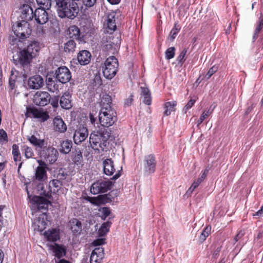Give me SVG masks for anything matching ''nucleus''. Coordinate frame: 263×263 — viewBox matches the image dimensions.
Wrapping results in <instances>:
<instances>
[{"mask_svg":"<svg viewBox=\"0 0 263 263\" xmlns=\"http://www.w3.org/2000/svg\"><path fill=\"white\" fill-rule=\"evenodd\" d=\"M245 234V232L242 230L239 231L238 234L235 236L234 240L235 242L238 241Z\"/></svg>","mask_w":263,"mask_h":263,"instance_id":"obj_58","label":"nucleus"},{"mask_svg":"<svg viewBox=\"0 0 263 263\" xmlns=\"http://www.w3.org/2000/svg\"><path fill=\"white\" fill-rule=\"evenodd\" d=\"M109 137V133L106 132L101 133L98 131L92 132L89 136V144L95 151H103L106 147Z\"/></svg>","mask_w":263,"mask_h":263,"instance_id":"obj_3","label":"nucleus"},{"mask_svg":"<svg viewBox=\"0 0 263 263\" xmlns=\"http://www.w3.org/2000/svg\"><path fill=\"white\" fill-rule=\"evenodd\" d=\"M13 159L15 162L20 161L21 160V154L19 151L18 146L16 144H13L12 146V152Z\"/></svg>","mask_w":263,"mask_h":263,"instance_id":"obj_43","label":"nucleus"},{"mask_svg":"<svg viewBox=\"0 0 263 263\" xmlns=\"http://www.w3.org/2000/svg\"><path fill=\"white\" fill-rule=\"evenodd\" d=\"M100 214H101V217L102 219L105 220V218L108 216L110 214V210L107 207H104L100 209L99 210Z\"/></svg>","mask_w":263,"mask_h":263,"instance_id":"obj_48","label":"nucleus"},{"mask_svg":"<svg viewBox=\"0 0 263 263\" xmlns=\"http://www.w3.org/2000/svg\"><path fill=\"white\" fill-rule=\"evenodd\" d=\"M32 208H37V210L47 209L50 202L45 198L40 196H34L32 199Z\"/></svg>","mask_w":263,"mask_h":263,"instance_id":"obj_19","label":"nucleus"},{"mask_svg":"<svg viewBox=\"0 0 263 263\" xmlns=\"http://www.w3.org/2000/svg\"><path fill=\"white\" fill-rule=\"evenodd\" d=\"M196 102V100L195 99H191L188 102L186 105L184 106L183 108V111L186 112V111L190 109L194 104Z\"/></svg>","mask_w":263,"mask_h":263,"instance_id":"obj_55","label":"nucleus"},{"mask_svg":"<svg viewBox=\"0 0 263 263\" xmlns=\"http://www.w3.org/2000/svg\"><path fill=\"white\" fill-rule=\"evenodd\" d=\"M176 105L177 103L176 101H174L171 102H167L165 103L164 105V115L167 116L170 115L172 111H174L175 107L176 106Z\"/></svg>","mask_w":263,"mask_h":263,"instance_id":"obj_35","label":"nucleus"},{"mask_svg":"<svg viewBox=\"0 0 263 263\" xmlns=\"http://www.w3.org/2000/svg\"><path fill=\"white\" fill-rule=\"evenodd\" d=\"M111 224V222L108 221L103 223L98 230L99 235L101 236L106 235L109 231Z\"/></svg>","mask_w":263,"mask_h":263,"instance_id":"obj_39","label":"nucleus"},{"mask_svg":"<svg viewBox=\"0 0 263 263\" xmlns=\"http://www.w3.org/2000/svg\"><path fill=\"white\" fill-rule=\"evenodd\" d=\"M61 185V181L57 179H53L49 183L51 191H53V192L58 191L60 189Z\"/></svg>","mask_w":263,"mask_h":263,"instance_id":"obj_41","label":"nucleus"},{"mask_svg":"<svg viewBox=\"0 0 263 263\" xmlns=\"http://www.w3.org/2000/svg\"><path fill=\"white\" fill-rule=\"evenodd\" d=\"M105 33L112 34L116 29V14L114 13L108 14L106 19V23L104 24Z\"/></svg>","mask_w":263,"mask_h":263,"instance_id":"obj_17","label":"nucleus"},{"mask_svg":"<svg viewBox=\"0 0 263 263\" xmlns=\"http://www.w3.org/2000/svg\"><path fill=\"white\" fill-rule=\"evenodd\" d=\"M120 41L112 34L105 33L101 40V48L104 51L115 54L120 47Z\"/></svg>","mask_w":263,"mask_h":263,"instance_id":"obj_4","label":"nucleus"},{"mask_svg":"<svg viewBox=\"0 0 263 263\" xmlns=\"http://www.w3.org/2000/svg\"><path fill=\"white\" fill-rule=\"evenodd\" d=\"M79 0H54L58 16L62 18L73 20L79 12Z\"/></svg>","mask_w":263,"mask_h":263,"instance_id":"obj_2","label":"nucleus"},{"mask_svg":"<svg viewBox=\"0 0 263 263\" xmlns=\"http://www.w3.org/2000/svg\"><path fill=\"white\" fill-rule=\"evenodd\" d=\"M27 139L34 146L37 148H44L46 143L44 139H40L36 138L34 135L27 137Z\"/></svg>","mask_w":263,"mask_h":263,"instance_id":"obj_30","label":"nucleus"},{"mask_svg":"<svg viewBox=\"0 0 263 263\" xmlns=\"http://www.w3.org/2000/svg\"><path fill=\"white\" fill-rule=\"evenodd\" d=\"M217 69L218 67L217 66H213L209 70V71L205 76V78L206 79H209L211 77V76L217 71Z\"/></svg>","mask_w":263,"mask_h":263,"instance_id":"obj_53","label":"nucleus"},{"mask_svg":"<svg viewBox=\"0 0 263 263\" xmlns=\"http://www.w3.org/2000/svg\"><path fill=\"white\" fill-rule=\"evenodd\" d=\"M50 95L46 91H38L34 96V103L39 106H45L50 101Z\"/></svg>","mask_w":263,"mask_h":263,"instance_id":"obj_14","label":"nucleus"},{"mask_svg":"<svg viewBox=\"0 0 263 263\" xmlns=\"http://www.w3.org/2000/svg\"><path fill=\"white\" fill-rule=\"evenodd\" d=\"M49 247L50 249L52 251L53 255L58 259L66 255V249L63 245L55 243L54 245H51Z\"/></svg>","mask_w":263,"mask_h":263,"instance_id":"obj_23","label":"nucleus"},{"mask_svg":"<svg viewBox=\"0 0 263 263\" xmlns=\"http://www.w3.org/2000/svg\"><path fill=\"white\" fill-rule=\"evenodd\" d=\"M91 54L85 50L80 51L77 56V59L81 65H85L88 64L90 61Z\"/></svg>","mask_w":263,"mask_h":263,"instance_id":"obj_28","label":"nucleus"},{"mask_svg":"<svg viewBox=\"0 0 263 263\" xmlns=\"http://www.w3.org/2000/svg\"><path fill=\"white\" fill-rule=\"evenodd\" d=\"M60 147V153L64 154H67L71 151L72 147V142L70 140L63 141L61 143Z\"/></svg>","mask_w":263,"mask_h":263,"instance_id":"obj_31","label":"nucleus"},{"mask_svg":"<svg viewBox=\"0 0 263 263\" xmlns=\"http://www.w3.org/2000/svg\"><path fill=\"white\" fill-rule=\"evenodd\" d=\"M46 86L47 89L52 92H54L59 89V85L52 78H49L47 79Z\"/></svg>","mask_w":263,"mask_h":263,"instance_id":"obj_36","label":"nucleus"},{"mask_svg":"<svg viewBox=\"0 0 263 263\" xmlns=\"http://www.w3.org/2000/svg\"><path fill=\"white\" fill-rule=\"evenodd\" d=\"M104 249L102 247H98L92 251L90 257V263H100L104 257Z\"/></svg>","mask_w":263,"mask_h":263,"instance_id":"obj_20","label":"nucleus"},{"mask_svg":"<svg viewBox=\"0 0 263 263\" xmlns=\"http://www.w3.org/2000/svg\"><path fill=\"white\" fill-rule=\"evenodd\" d=\"M36 3L40 7L38 8H42L49 10L51 8V0H36Z\"/></svg>","mask_w":263,"mask_h":263,"instance_id":"obj_40","label":"nucleus"},{"mask_svg":"<svg viewBox=\"0 0 263 263\" xmlns=\"http://www.w3.org/2000/svg\"><path fill=\"white\" fill-rule=\"evenodd\" d=\"M67 34L70 38L79 39L80 35L79 28L76 25H72L69 27L67 30Z\"/></svg>","mask_w":263,"mask_h":263,"instance_id":"obj_32","label":"nucleus"},{"mask_svg":"<svg viewBox=\"0 0 263 263\" xmlns=\"http://www.w3.org/2000/svg\"><path fill=\"white\" fill-rule=\"evenodd\" d=\"M12 29L16 36L21 39L29 37L32 31L29 24L25 21L16 22L12 25Z\"/></svg>","mask_w":263,"mask_h":263,"instance_id":"obj_7","label":"nucleus"},{"mask_svg":"<svg viewBox=\"0 0 263 263\" xmlns=\"http://www.w3.org/2000/svg\"><path fill=\"white\" fill-rule=\"evenodd\" d=\"M27 85L30 89H40L44 85L43 78L39 75L33 76L28 79Z\"/></svg>","mask_w":263,"mask_h":263,"instance_id":"obj_18","label":"nucleus"},{"mask_svg":"<svg viewBox=\"0 0 263 263\" xmlns=\"http://www.w3.org/2000/svg\"><path fill=\"white\" fill-rule=\"evenodd\" d=\"M208 172L209 170L208 169H205L203 171L201 172L198 178L192 183V185L186 191V194L190 195L193 193L194 190L205 179Z\"/></svg>","mask_w":263,"mask_h":263,"instance_id":"obj_24","label":"nucleus"},{"mask_svg":"<svg viewBox=\"0 0 263 263\" xmlns=\"http://www.w3.org/2000/svg\"><path fill=\"white\" fill-rule=\"evenodd\" d=\"M118 68V62L114 56L108 58L102 67L103 76L111 79L116 75Z\"/></svg>","mask_w":263,"mask_h":263,"instance_id":"obj_6","label":"nucleus"},{"mask_svg":"<svg viewBox=\"0 0 263 263\" xmlns=\"http://www.w3.org/2000/svg\"><path fill=\"white\" fill-rule=\"evenodd\" d=\"M70 228L73 233L80 234L82 230V224L77 219H72L70 221Z\"/></svg>","mask_w":263,"mask_h":263,"instance_id":"obj_33","label":"nucleus"},{"mask_svg":"<svg viewBox=\"0 0 263 263\" xmlns=\"http://www.w3.org/2000/svg\"><path fill=\"white\" fill-rule=\"evenodd\" d=\"M34 11L33 9L28 5H23L21 7V14L20 17L22 21H30L33 18Z\"/></svg>","mask_w":263,"mask_h":263,"instance_id":"obj_22","label":"nucleus"},{"mask_svg":"<svg viewBox=\"0 0 263 263\" xmlns=\"http://www.w3.org/2000/svg\"><path fill=\"white\" fill-rule=\"evenodd\" d=\"M47 10V9L38 8L35 10L33 18L37 24L43 25L48 22V14Z\"/></svg>","mask_w":263,"mask_h":263,"instance_id":"obj_16","label":"nucleus"},{"mask_svg":"<svg viewBox=\"0 0 263 263\" xmlns=\"http://www.w3.org/2000/svg\"><path fill=\"white\" fill-rule=\"evenodd\" d=\"M262 27H263V17H260L259 18L258 22L257 24L256 27L254 30V32L253 36V39L254 40H255L257 39V37L258 36V34L259 33V32L260 31V30H261Z\"/></svg>","mask_w":263,"mask_h":263,"instance_id":"obj_44","label":"nucleus"},{"mask_svg":"<svg viewBox=\"0 0 263 263\" xmlns=\"http://www.w3.org/2000/svg\"><path fill=\"white\" fill-rule=\"evenodd\" d=\"M112 182L111 181L100 180L94 182L91 186L90 192L93 194L104 193L111 189Z\"/></svg>","mask_w":263,"mask_h":263,"instance_id":"obj_8","label":"nucleus"},{"mask_svg":"<svg viewBox=\"0 0 263 263\" xmlns=\"http://www.w3.org/2000/svg\"><path fill=\"white\" fill-rule=\"evenodd\" d=\"M16 76L11 74L9 78V84L11 89H13L15 86Z\"/></svg>","mask_w":263,"mask_h":263,"instance_id":"obj_57","label":"nucleus"},{"mask_svg":"<svg viewBox=\"0 0 263 263\" xmlns=\"http://www.w3.org/2000/svg\"><path fill=\"white\" fill-rule=\"evenodd\" d=\"M220 251H221V247H218L217 248H216V249L213 252V257L214 258H217L218 256Z\"/></svg>","mask_w":263,"mask_h":263,"instance_id":"obj_62","label":"nucleus"},{"mask_svg":"<svg viewBox=\"0 0 263 263\" xmlns=\"http://www.w3.org/2000/svg\"><path fill=\"white\" fill-rule=\"evenodd\" d=\"M104 173L107 176H111L115 172L114 161L111 158H107L103 162Z\"/></svg>","mask_w":263,"mask_h":263,"instance_id":"obj_26","label":"nucleus"},{"mask_svg":"<svg viewBox=\"0 0 263 263\" xmlns=\"http://www.w3.org/2000/svg\"><path fill=\"white\" fill-rule=\"evenodd\" d=\"M56 263H69V262L65 259H61L58 261H55Z\"/></svg>","mask_w":263,"mask_h":263,"instance_id":"obj_64","label":"nucleus"},{"mask_svg":"<svg viewBox=\"0 0 263 263\" xmlns=\"http://www.w3.org/2000/svg\"><path fill=\"white\" fill-rule=\"evenodd\" d=\"M47 215L45 213L40 215L37 219L34 222L35 229L38 231L42 232L45 228L46 226Z\"/></svg>","mask_w":263,"mask_h":263,"instance_id":"obj_29","label":"nucleus"},{"mask_svg":"<svg viewBox=\"0 0 263 263\" xmlns=\"http://www.w3.org/2000/svg\"><path fill=\"white\" fill-rule=\"evenodd\" d=\"M71 96L69 92H65L61 97L60 104L63 109H69L72 107Z\"/></svg>","mask_w":263,"mask_h":263,"instance_id":"obj_27","label":"nucleus"},{"mask_svg":"<svg viewBox=\"0 0 263 263\" xmlns=\"http://www.w3.org/2000/svg\"><path fill=\"white\" fill-rule=\"evenodd\" d=\"M7 141V135L3 129H0V143L3 144Z\"/></svg>","mask_w":263,"mask_h":263,"instance_id":"obj_52","label":"nucleus"},{"mask_svg":"<svg viewBox=\"0 0 263 263\" xmlns=\"http://www.w3.org/2000/svg\"><path fill=\"white\" fill-rule=\"evenodd\" d=\"M156 157L154 154L145 155L143 161L144 173L146 175L154 173L156 171Z\"/></svg>","mask_w":263,"mask_h":263,"instance_id":"obj_10","label":"nucleus"},{"mask_svg":"<svg viewBox=\"0 0 263 263\" xmlns=\"http://www.w3.org/2000/svg\"><path fill=\"white\" fill-rule=\"evenodd\" d=\"M104 243V240L103 239H98L93 242V245L95 246H100Z\"/></svg>","mask_w":263,"mask_h":263,"instance_id":"obj_59","label":"nucleus"},{"mask_svg":"<svg viewBox=\"0 0 263 263\" xmlns=\"http://www.w3.org/2000/svg\"><path fill=\"white\" fill-rule=\"evenodd\" d=\"M121 171H122V167L121 168L120 170L118 171L117 173L111 178V179L112 180H116L118 178H119L121 175Z\"/></svg>","mask_w":263,"mask_h":263,"instance_id":"obj_63","label":"nucleus"},{"mask_svg":"<svg viewBox=\"0 0 263 263\" xmlns=\"http://www.w3.org/2000/svg\"><path fill=\"white\" fill-rule=\"evenodd\" d=\"M53 129L58 133H64L67 130V126L60 117H55L53 121Z\"/></svg>","mask_w":263,"mask_h":263,"instance_id":"obj_25","label":"nucleus"},{"mask_svg":"<svg viewBox=\"0 0 263 263\" xmlns=\"http://www.w3.org/2000/svg\"><path fill=\"white\" fill-rule=\"evenodd\" d=\"M26 115L28 117H33L39 119L41 122H45L49 118L47 112L34 108L27 107Z\"/></svg>","mask_w":263,"mask_h":263,"instance_id":"obj_11","label":"nucleus"},{"mask_svg":"<svg viewBox=\"0 0 263 263\" xmlns=\"http://www.w3.org/2000/svg\"><path fill=\"white\" fill-rule=\"evenodd\" d=\"M141 93L143 96L142 102L144 104L149 105L152 103V98L149 89L145 87H141Z\"/></svg>","mask_w":263,"mask_h":263,"instance_id":"obj_34","label":"nucleus"},{"mask_svg":"<svg viewBox=\"0 0 263 263\" xmlns=\"http://www.w3.org/2000/svg\"><path fill=\"white\" fill-rule=\"evenodd\" d=\"M97 0H82V3L86 8H91L95 6Z\"/></svg>","mask_w":263,"mask_h":263,"instance_id":"obj_51","label":"nucleus"},{"mask_svg":"<svg viewBox=\"0 0 263 263\" xmlns=\"http://www.w3.org/2000/svg\"><path fill=\"white\" fill-rule=\"evenodd\" d=\"M212 112V111H210V109L204 111L197 121V125L201 124L211 114Z\"/></svg>","mask_w":263,"mask_h":263,"instance_id":"obj_47","label":"nucleus"},{"mask_svg":"<svg viewBox=\"0 0 263 263\" xmlns=\"http://www.w3.org/2000/svg\"><path fill=\"white\" fill-rule=\"evenodd\" d=\"M82 154L79 149H76L72 155V160L76 164H80L82 160Z\"/></svg>","mask_w":263,"mask_h":263,"instance_id":"obj_42","label":"nucleus"},{"mask_svg":"<svg viewBox=\"0 0 263 263\" xmlns=\"http://www.w3.org/2000/svg\"><path fill=\"white\" fill-rule=\"evenodd\" d=\"M47 241L54 242L60 239V230L58 228H51L44 233Z\"/></svg>","mask_w":263,"mask_h":263,"instance_id":"obj_21","label":"nucleus"},{"mask_svg":"<svg viewBox=\"0 0 263 263\" xmlns=\"http://www.w3.org/2000/svg\"><path fill=\"white\" fill-rule=\"evenodd\" d=\"M25 147V156L27 159L31 158L34 155V153L31 147L24 146Z\"/></svg>","mask_w":263,"mask_h":263,"instance_id":"obj_50","label":"nucleus"},{"mask_svg":"<svg viewBox=\"0 0 263 263\" xmlns=\"http://www.w3.org/2000/svg\"><path fill=\"white\" fill-rule=\"evenodd\" d=\"M40 49L39 43L34 41L27 48L21 51L17 55L13 56V60L15 64L23 68L24 72H22V73L25 78H27L30 72V63L32 58L37 55Z\"/></svg>","mask_w":263,"mask_h":263,"instance_id":"obj_1","label":"nucleus"},{"mask_svg":"<svg viewBox=\"0 0 263 263\" xmlns=\"http://www.w3.org/2000/svg\"><path fill=\"white\" fill-rule=\"evenodd\" d=\"M134 101V96L131 94L129 95L128 98L125 99L124 101V105L125 106H129L132 105L133 103V102Z\"/></svg>","mask_w":263,"mask_h":263,"instance_id":"obj_56","label":"nucleus"},{"mask_svg":"<svg viewBox=\"0 0 263 263\" xmlns=\"http://www.w3.org/2000/svg\"><path fill=\"white\" fill-rule=\"evenodd\" d=\"M99 120L102 126L109 127L117 121L116 112L112 108H101Z\"/></svg>","mask_w":263,"mask_h":263,"instance_id":"obj_5","label":"nucleus"},{"mask_svg":"<svg viewBox=\"0 0 263 263\" xmlns=\"http://www.w3.org/2000/svg\"><path fill=\"white\" fill-rule=\"evenodd\" d=\"M42 155L46 161L52 164L57 161L59 153L57 149L52 146L48 147L45 146L43 148Z\"/></svg>","mask_w":263,"mask_h":263,"instance_id":"obj_13","label":"nucleus"},{"mask_svg":"<svg viewBox=\"0 0 263 263\" xmlns=\"http://www.w3.org/2000/svg\"><path fill=\"white\" fill-rule=\"evenodd\" d=\"M181 27L178 23H175L174 27L171 30L168 37L171 40H173L180 31Z\"/></svg>","mask_w":263,"mask_h":263,"instance_id":"obj_45","label":"nucleus"},{"mask_svg":"<svg viewBox=\"0 0 263 263\" xmlns=\"http://www.w3.org/2000/svg\"><path fill=\"white\" fill-rule=\"evenodd\" d=\"M76 48V43L73 40H70L64 44V51L68 53H73Z\"/></svg>","mask_w":263,"mask_h":263,"instance_id":"obj_37","label":"nucleus"},{"mask_svg":"<svg viewBox=\"0 0 263 263\" xmlns=\"http://www.w3.org/2000/svg\"><path fill=\"white\" fill-rule=\"evenodd\" d=\"M112 103V100L111 97L107 94L104 95L101 100V108H112L110 106Z\"/></svg>","mask_w":263,"mask_h":263,"instance_id":"obj_38","label":"nucleus"},{"mask_svg":"<svg viewBox=\"0 0 263 263\" xmlns=\"http://www.w3.org/2000/svg\"><path fill=\"white\" fill-rule=\"evenodd\" d=\"M88 136V131L86 127L80 126L74 133L73 139L76 144H79L83 142Z\"/></svg>","mask_w":263,"mask_h":263,"instance_id":"obj_15","label":"nucleus"},{"mask_svg":"<svg viewBox=\"0 0 263 263\" xmlns=\"http://www.w3.org/2000/svg\"><path fill=\"white\" fill-rule=\"evenodd\" d=\"M211 227L210 226L206 227L202 232L199 237V240L200 242H203L210 234Z\"/></svg>","mask_w":263,"mask_h":263,"instance_id":"obj_46","label":"nucleus"},{"mask_svg":"<svg viewBox=\"0 0 263 263\" xmlns=\"http://www.w3.org/2000/svg\"><path fill=\"white\" fill-rule=\"evenodd\" d=\"M175 49L173 47L168 48L165 51V58L167 60H170L174 58L175 55Z\"/></svg>","mask_w":263,"mask_h":263,"instance_id":"obj_49","label":"nucleus"},{"mask_svg":"<svg viewBox=\"0 0 263 263\" xmlns=\"http://www.w3.org/2000/svg\"><path fill=\"white\" fill-rule=\"evenodd\" d=\"M51 104L53 107H57L59 104V99L58 98H54L52 99Z\"/></svg>","mask_w":263,"mask_h":263,"instance_id":"obj_61","label":"nucleus"},{"mask_svg":"<svg viewBox=\"0 0 263 263\" xmlns=\"http://www.w3.org/2000/svg\"><path fill=\"white\" fill-rule=\"evenodd\" d=\"M37 162L39 163V166L35 170L33 179L35 182L41 183L47 179V166L46 163L42 160H37Z\"/></svg>","mask_w":263,"mask_h":263,"instance_id":"obj_9","label":"nucleus"},{"mask_svg":"<svg viewBox=\"0 0 263 263\" xmlns=\"http://www.w3.org/2000/svg\"><path fill=\"white\" fill-rule=\"evenodd\" d=\"M186 50L184 49L179 54L177 58V61L178 63H182L184 61V57L186 53Z\"/></svg>","mask_w":263,"mask_h":263,"instance_id":"obj_54","label":"nucleus"},{"mask_svg":"<svg viewBox=\"0 0 263 263\" xmlns=\"http://www.w3.org/2000/svg\"><path fill=\"white\" fill-rule=\"evenodd\" d=\"M254 216H257L258 217L263 216V205L261 206L260 210H259L257 212L253 214Z\"/></svg>","mask_w":263,"mask_h":263,"instance_id":"obj_60","label":"nucleus"},{"mask_svg":"<svg viewBox=\"0 0 263 263\" xmlns=\"http://www.w3.org/2000/svg\"><path fill=\"white\" fill-rule=\"evenodd\" d=\"M55 78L62 83L68 82L71 78V74L70 70L66 66L59 67L55 72Z\"/></svg>","mask_w":263,"mask_h":263,"instance_id":"obj_12","label":"nucleus"}]
</instances>
